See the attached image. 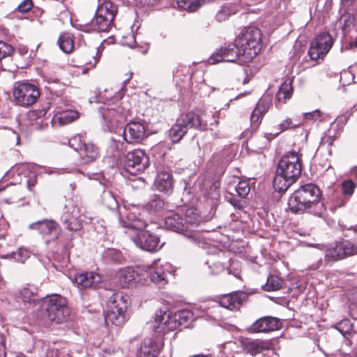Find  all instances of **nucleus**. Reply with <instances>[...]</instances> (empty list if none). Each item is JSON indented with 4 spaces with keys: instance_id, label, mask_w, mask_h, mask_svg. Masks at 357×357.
Listing matches in <instances>:
<instances>
[{
    "instance_id": "nucleus-1",
    "label": "nucleus",
    "mask_w": 357,
    "mask_h": 357,
    "mask_svg": "<svg viewBox=\"0 0 357 357\" xmlns=\"http://www.w3.org/2000/svg\"><path fill=\"white\" fill-rule=\"evenodd\" d=\"M123 91L112 93V91H95V94L89 98V102L102 104L98 107L102 117L105 130L115 131L123 126L130 115V107L123 100Z\"/></svg>"
},
{
    "instance_id": "nucleus-2",
    "label": "nucleus",
    "mask_w": 357,
    "mask_h": 357,
    "mask_svg": "<svg viewBox=\"0 0 357 357\" xmlns=\"http://www.w3.org/2000/svg\"><path fill=\"white\" fill-rule=\"evenodd\" d=\"M321 191L318 185L307 183L301 185L289 197L288 211L296 215L309 213L323 218L326 208L320 204Z\"/></svg>"
},
{
    "instance_id": "nucleus-3",
    "label": "nucleus",
    "mask_w": 357,
    "mask_h": 357,
    "mask_svg": "<svg viewBox=\"0 0 357 357\" xmlns=\"http://www.w3.org/2000/svg\"><path fill=\"white\" fill-rule=\"evenodd\" d=\"M136 211V208H133L127 211L125 218L121 211L116 213L122 227L137 230L136 235L132 239L137 247L151 252L158 251L161 248L159 236L144 230L148 224Z\"/></svg>"
},
{
    "instance_id": "nucleus-4",
    "label": "nucleus",
    "mask_w": 357,
    "mask_h": 357,
    "mask_svg": "<svg viewBox=\"0 0 357 357\" xmlns=\"http://www.w3.org/2000/svg\"><path fill=\"white\" fill-rule=\"evenodd\" d=\"M302 172L301 155L295 151L285 153L278 161L273 185L275 191L283 193L297 181Z\"/></svg>"
},
{
    "instance_id": "nucleus-5",
    "label": "nucleus",
    "mask_w": 357,
    "mask_h": 357,
    "mask_svg": "<svg viewBox=\"0 0 357 357\" xmlns=\"http://www.w3.org/2000/svg\"><path fill=\"white\" fill-rule=\"evenodd\" d=\"M262 33L255 26L243 28L236 38V45L243 53V61H251L261 50Z\"/></svg>"
},
{
    "instance_id": "nucleus-6",
    "label": "nucleus",
    "mask_w": 357,
    "mask_h": 357,
    "mask_svg": "<svg viewBox=\"0 0 357 357\" xmlns=\"http://www.w3.org/2000/svg\"><path fill=\"white\" fill-rule=\"evenodd\" d=\"M219 112H207L196 109L182 114L178 118L186 129L195 128L200 131L208 129L213 130V126H217L219 123Z\"/></svg>"
},
{
    "instance_id": "nucleus-7",
    "label": "nucleus",
    "mask_w": 357,
    "mask_h": 357,
    "mask_svg": "<svg viewBox=\"0 0 357 357\" xmlns=\"http://www.w3.org/2000/svg\"><path fill=\"white\" fill-rule=\"evenodd\" d=\"M129 305V298L123 292L112 294L107 303V309L105 314L107 324L121 326L126 322V311Z\"/></svg>"
},
{
    "instance_id": "nucleus-8",
    "label": "nucleus",
    "mask_w": 357,
    "mask_h": 357,
    "mask_svg": "<svg viewBox=\"0 0 357 357\" xmlns=\"http://www.w3.org/2000/svg\"><path fill=\"white\" fill-rule=\"evenodd\" d=\"M2 179L8 181L10 185L19 184L31 191L32 188L36 183L37 175L27 165H20L12 167L6 172Z\"/></svg>"
},
{
    "instance_id": "nucleus-9",
    "label": "nucleus",
    "mask_w": 357,
    "mask_h": 357,
    "mask_svg": "<svg viewBox=\"0 0 357 357\" xmlns=\"http://www.w3.org/2000/svg\"><path fill=\"white\" fill-rule=\"evenodd\" d=\"M43 306L48 319L56 323L64 321L69 314L65 298L58 294L47 296Z\"/></svg>"
},
{
    "instance_id": "nucleus-10",
    "label": "nucleus",
    "mask_w": 357,
    "mask_h": 357,
    "mask_svg": "<svg viewBox=\"0 0 357 357\" xmlns=\"http://www.w3.org/2000/svg\"><path fill=\"white\" fill-rule=\"evenodd\" d=\"M357 255V244L342 239L329 244L324 255L325 263H333Z\"/></svg>"
},
{
    "instance_id": "nucleus-11",
    "label": "nucleus",
    "mask_w": 357,
    "mask_h": 357,
    "mask_svg": "<svg viewBox=\"0 0 357 357\" xmlns=\"http://www.w3.org/2000/svg\"><path fill=\"white\" fill-rule=\"evenodd\" d=\"M183 215V224L185 225L184 238L195 245L202 246L205 241L203 234L199 231L190 228L199 225L202 222L201 216L198 214L197 210L192 208H187Z\"/></svg>"
},
{
    "instance_id": "nucleus-12",
    "label": "nucleus",
    "mask_w": 357,
    "mask_h": 357,
    "mask_svg": "<svg viewBox=\"0 0 357 357\" xmlns=\"http://www.w3.org/2000/svg\"><path fill=\"white\" fill-rule=\"evenodd\" d=\"M149 165V159L145 152L141 149H134L125 155L123 171L130 175H137L142 173Z\"/></svg>"
},
{
    "instance_id": "nucleus-13",
    "label": "nucleus",
    "mask_w": 357,
    "mask_h": 357,
    "mask_svg": "<svg viewBox=\"0 0 357 357\" xmlns=\"http://www.w3.org/2000/svg\"><path fill=\"white\" fill-rule=\"evenodd\" d=\"M81 210L73 199H68L61 215V222L68 231H79L82 228Z\"/></svg>"
},
{
    "instance_id": "nucleus-14",
    "label": "nucleus",
    "mask_w": 357,
    "mask_h": 357,
    "mask_svg": "<svg viewBox=\"0 0 357 357\" xmlns=\"http://www.w3.org/2000/svg\"><path fill=\"white\" fill-rule=\"evenodd\" d=\"M333 39L331 34L323 32L317 35L311 42L308 50V55L311 60H323L329 52L333 45Z\"/></svg>"
},
{
    "instance_id": "nucleus-15",
    "label": "nucleus",
    "mask_w": 357,
    "mask_h": 357,
    "mask_svg": "<svg viewBox=\"0 0 357 357\" xmlns=\"http://www.w3.org/2000/svg\"><path fill=\"white\" fill-rule=\"evenodd\" d=\"M160 259H158L153 261L151 264L145 266L146 272L149 276L150 280L158 284L160 287H164L167 284V275L172 272V265L168 262L160 264Z\"/></svg>"
},
{
    "instance_id": "nucleus-16",
    "label": "nucleus",
    "mask_w": 357,
    "mask_h": 357,
    "mask_svg": "<svg viewBox=\"0 0 357 357\" xmlns=\"http://www.w3.org/2000/svg\"><path fill=\"white\" fill-rule=\"evenodd\" d=\"M29 228L36 230L47 244L56 240L60 234L59 225L53 220L43 219L38 220L30 224Z\"/></svg>"
},
{
    "instance_id": "nucleus-17",
    "label": "nucleus",
    "mask_w": 357,
    "mask_h": 357,
    "mask_svg": "<svg viewBox=\"0 0 357 357\" xmlns=\"http://www.w3.org/2000/svg\"><path fill=\"white\" fill-rule=\"evenodd\" d=\"M240 57L243 58V53L236 45L235 40L234 43L228 44L215 52L208 59V63L214 65L222 61L234 62Z\"/></svg>"
},
{
    "instance_id": "nucleus-18",
    "label": "nucleus",
    "mask_w": 357,
    "mask_h": 357,
    "mask_svg": "<svg viewBox=\"0 0 357 357\" xmlns=\"http://www.w3.org/2000/svg\"><path fill=\"white\" fill-rule=\"evenodd\" d=\"M282 328L281 319L271 317L265 316L256 320L252 325L246 328L249 333H268L278 331Z\"/></svg>"
},
{
    "instance_id": "nucleus-19",
    "label": "nucleus",
    "mask_w": 357,
    "mask_h": 357,
    "mask_svg": "<svg viewBox=\"0 0 357 357\" xmlns=\"http://www.w3.org/2000/svg\"><path fill=\"white\" fill-rule=\"evenodd\" d=\"M177 327V321L171 315L169 311L161 309L156 311L153 324V328L155 333H166L174 331Z\"/></svg>"
},
{
    "instance_id": "nucleus-20",
    "label": "nucleus",
    "mask_w": 357,
    "mask_h": 357,
    "mask_svg": "<svg viewBox=\"0 0 357 357\" xmlns=\"http://www.w3.org/2000/svg\"><path fill=\"white\" fill-rule=\"evenodd\" d=\"M247 298L248 294L241 291H236L229 294H223L219 298V305H214L212 307L211 313L218 310L220 306L229 310H238L240 309L243 301Z\"/></svg>"
},
{
    "instance_id": "nucleus-21",
    "label": "nucleus",
    "mask_w": 357,
    "mask_h": 357,
    "mask_svg": "<svg viewBox=\"0 0 357 357\" xmlns=\"http://www.w3.org/2000/svg\"><path fill=\"white\" fill-rule=\"evenodd\" d=\"M147 128L144 122L131 121L123 131L124 140L130 144L140 143L146 136Z\"/></svg>"
},
{
    "instance_id": "nucleus-22",
    "label": "nucleus",
    "mask_w": 357,
    "mask_h": 357,
    "mask_svg": "<svg viewBox=\"0 0 357 357\" xmlns=\"http://www.w3.org/2000/svg\"><path fill=\"white\" fill-rule=\"evenodd\" d=\"M117 278L122 287L129 288L136 284H142L144 274L140 273L139 268L126 267L119 271Z\"/></svg>"
},
{
    "instance_id": "nucleus-23",
    "label": "nucleus",
    "mask_w": 357,
    "mask_h": 357,
    "mask_svg": "<svg viewBox=\"0 0 357 357\" xmlns=\"http://www.w3.org/2000/svg\"><path fill=\"white\" fill-rule=\"evenodd\" d=\"M236 195L231 192H227L225 195V199L234 208L242 209L243 204L242 200L245 199L250 191V183L248 181L241 180L235 187Z\"/></svg>"
},
{
    "instance_id": "nucleus-24",
    "label": "nucleus",
    "mask_w": 357,
    "mask_h": 357,
    "mask_svg": "<svg viewBox=\"0 0 357 357\" xmlns=\"http://www.w3.org/2000/svg\"><path fill=\"white\" fill-rule=\"evenodd\" d=\"M158 174L154 181L157 190L165 194H171L173 191L174 179L169 167L158 169Z\"/></svg>"
},
{
    "instance_id": "nucleus-25",
    "label": "nucleus",
    "mask_w": 357,
    "mask_h": 357,
    "mask_svg": "<svg viewBox=\"0 0 357 357\" xmlns=\"http://www.w3.org/2000/svg\"><path fill=\"white\" fill-rule=\"evenodd\" d=\"M356 188V183L351 179H348L342 182V194L339 191H335L332 195L331 210L336 209L344 206L346 203L345 199L343 195L351 196Z\"/></svg>"
},
{
    "instance_id": "nucleus-26",
    "label": "nucleus",
    "mask_w": 357,
    "mask_h": 357,
    "mask_svg": "<svg viewBox=\"0 0 357 357\" xmlns=\"http://www.w3.org/2000/svg\"><path fill=\"white\" fill-rule=\"evenodd\" d=\"M74 280L82 288L94 289L101 282L102 277L94 271H86L75 274Z\"/></svg>"
},
{
    "instance_id": "nucleus-27",
    "label": "nucleus",
    "mask_w": 357,
    "mask_h": 357,
    "mask_svg": "<svg viewBox=\"0 0 357 357\" xmlns=\"http://www.w3.org/2000/svg\"><path fill=\"white\" fill-rule=\"evenodd\" d=\"M242 348L244 351L255 356L265 350H268L271 347V343L268 341L261 340H252L245 338L241 340Z\"/></svg>"
},
{
    "instance_id": "nucleus-28",
    "label": "nucleus",
    "mask_w": 357,
    "mask_h": 357,
    "mask_svg": "<svg viewBox=\"0 0 357 357\" xmlns=\"http://www.w3.org/2000/svg\"><path fill=\"white\" fill-rule=\"evenodd\" d=\"M79 113L76 110L67 109L56 112L52 117L51 123L53 127L70 124L78 119Z\"/></svg>"
},
{
    "instance_id": "nucleus-29",
    "label": "nucleus",
    "mask_w": 357,
    "mask_h": 357,
    "mask_svg": "<svg viewBox=\"0 0 357 357\" xmlns=\"http://www.w3.org/2000/svg\"><path fill=\"white\" fill-rule=\"evenodd\" d=\"M17 105L26 107L36 102L40 96V91H13Z\"/></svg>"
},
{
    "instance_id": "nucleus-30",
    "label": "nucleus",
    "mask_w": 357,
    "mask_h": 357,
    "mask_svg": "<svg viewBox=\"0 0 357 357\" xmlns=\"http://www.w3.org/2000/svg\"><path fill=\"white\" fill-rule=\"evenodd\" d=\"M185 225L183 216L178 213H174L167 216L164 222V226L166 229L182 234L183 236L184 233H185Z\"/></svg>"
},
{
    "instance_id": "nucleus-31",
    "label": "nucleus",
    "mask_w": 357,
    "mask_h": 357,
    "mask_svg": "<svg viewBox=\"0 0 357 357\" xmlns=\"http://www.w3.org/2000/svg\"><path fill=\"white\" fill-rule=\"evenodd\" d=\"M119 199L116 191L110 188H106L103 190L100 196V202L108 209L115 211L119 208Z\"/></svg>"
},
{
    "instance_id": "nucleus-32",
    "label": "nucleus",
    "mask_w": 357,
    "mask_h": 357,
    "mask_svg": "<svg viewBox=\"0 0 357 357\" xmlns=\"http://www.w3.org/2000/svg\"><path fill=\"white\" fill-rule=\"evenodd\" d=\"M49 109L50 106L48 105L41 109L30 110L27 113V118L31 122H32L33 125H34V123L36 126L38 125L37 128L40 129L46 128L47 127L48 123L47 122L44 123V120Z\"/></svg>"
},
{
    "instance_id": "nucleus-33",
    "label": "nucleus",
    "mask_w": 357,
    "mask_h": 357,
    "mask_svg": "<svg viewBox=\"0 0 357 357\" xmlns=\"http://www.w3.org/2000/svg\"><path fill=\"white\" fill-rule=\"evenodd\" d=\"M117 6L110 0H99L96 13L114 21L117 13Z\"/></svg>"
},
{
    "instance_id": "nucleus-34",
    "label": "nucleus",
    "mask_w": 357,
    "mask_h": 357,
    "mask_svg": "<svg viewBox=\"0 0 357 357\" xmlns=\"http://www.w3.org/2000/svg\"><path fill=\"white\" fill-rule=\"evenodd\" d=\"M91 26L94 30L98 32H108L114 26V21L96 13L91 20Z\"/></svg>"
},
{
    "instance_id": "nucleus-35",
    "label": "nucleus",
    "mask_w": 357,
    "mask_h": 357,
    "mask_svg": "<svg viewBox=\"0 0 357 357\" xmlns=\"http://www.w3.org/2000/svg\"><path fill=\"white\" fill-rule=\"evenodd\" d=\"M238 10V6L234 3H225L222 4L217 11L215 19L218 22H222L235 15Z\"/></svg>"
},
{
    "instance_id": "nucleus-36",
    "label": "nucleus",
    "mask_w": 357,
    "mask_h": 357,
    "mask_svg": "<svg viewBox=\"0 0 357 357\" xmlns=\"http://www.w3.org/2000/svg\"><path fill=\"white\" fill-rule=\"evenodd\" d=\"M102 260L106 264H121L125 261L122 253L114 248H107L102 254Z\"/></svg>"
},
{
    "instance_id": "nucleus-37",
    "label": "nucleus",
    "mask_w": 357,
    "mask_h": 357,
    "mask_svg": "<svg viewBox=\"0 0 357 357\" xmlns=\"http://www.w3.org/2000/svg\"><path fill=\"white\" fill-rule=\"evenodd\" d=\"M84 163L94 161L98 156V149L92 143H86L79 152Z\"/></svg>"
},
{
    "instance_id": "nucleus-38",
    "label": "nucleus",
    "mask_w": 357,
    "mask_h": 357,
    "mask_svg": "<svg viewBox=\"0 0 357 357\" xmlns=\"http://www.w3.org/2000/svg\"><path fill=\"white\" fill-rule=\"evenodd\" d=\"M187 132L188 130L185 126L177 119L169 130V137L173 143H178Z\"/></svg>"
},
{
    "instance_id": "nucleus-39",
    "label": "nucleus",
    "mask_w": 357,
    "mask_h": 357,
    "mask_svg": "<svg viewBox=\"0 0 357 357\" xmlns=\"http://www.w3.org/2000/svg\"><path fill=\"white\" fill-rule=\"evenodd\" d=\"M297 125H294L293 121L291 118H286L283 121L279 123L278 131H276L275 132L264 133V137L266 139V142H264V146H266L271 140L275 139L281 132L290 128H294Z\"/></svg>"
},
{
    "instance_id": "nucleus-40",
    "label": "nucleus",
    "mask_w": 357,
    "mask_h": 357,
    "mask_svg": "<svg viewBox=\"0 0 357 357\" xmlns=\"http://www.w3.org/2000/svg\"><path fill=\"white\" fill-rule=\"evenodd\" d=\"M209 1L210 0H177V5L183 10L194 13Z\"/></svg>"
},
{
    "instance_id": "nucleus-41",
    "label": "nucleus",
    "mask_w": 357,
    "mask_h": 357,
    "mask_svg": "<svg viewBox=\"0 0 357 357\" xmlns=\"http://www.w3.org/2000/svg\"><path fill=\"white\" fill-rule=\"evenodd\" d=\"M156 342L153 340L144 341L142 345L137 357H157Z\"/></svg>"
},
{
    "instance_id": "nucleus-42",
    "label": "nucleus",
    "mask_w": 357,
    "mask_h": 357,
    "mask_svg": "<svg viewBox=\"0 0 357 357\" xmlns=\"http://www.w3.org/2000/svg\"><path fill=\"white\" fill-rule=\"evenodd\" d=\"M60 49L65 53H71L74 49L73 36L70 33H63L58 39Z\"/></svg>"
},
{
    "instance_id": "nucleus-43",
    "label": "nucleus",
    "mask_w": 357,
    "mask_h": 357,
    "mask_svg": "<svg viewBox=\"0 0 357 357\" xmlns=\"http://www.w3.org/2000/svg\"><path fill=\"white\" fill-rule=\"evenodd\" d=\"M282 279L275 275H269L267 278L266 283L263 286V289L266 291H273L279 290L282 287Z\"/></svg>"
},
{
    "instance_id": "nucleus-44",
    "label": "nucleus",
    "mask_w": 357,
    "mask_h": 357,
    "mask_svg": "<svg viewBox=\"0 0 357 357\" xmlns=\"http://www.w3.org/2000/svg\"><path fill=\"white\" fill-rule=\"evenodd\" d=\"M333 328L337 329L345 338H349L353 331V324L349 319H344L333 326Z\"/></svg>"
},
{
    "instance_id": "nucleus-45",
    "label": "nucleus",
    "mask_w": 357,
    "mask_h": 357,
    "mask_svg": "<svg viewBox=\"0 0 357 357\" xmlns=\"http://www.w3.org/2000/svg\"><path fill=\"white\" fill-rule=\"evenodd\" d=\"M30 252L25 248H19L16 252H13L10 255L4 256V258L13 259L16 262L24 263L29 258Z\"/></svg>"
},
{
    "instance_id": "nucleus-46",
    "label": "nucleus",
    "mask_w": 357,
    "mask_h": 357,
    "mask_svg": "<svg viewBox=\"0 0 357 357\" xmlns=\"http://www.w3.org/2000/svg\"><path fill=\"white\" fill-rule=\"evenodd\" d=\"M164 206L165 202L158 195H152L146 204L147 210L151 211H158L160 209H162Z\"/></svg>"
},
{
    "instance_id": "nucleus-47",
    "label": "nucleus",
    "mask_w": 357,
    "mask_h": 357,
    "mask_svg": "<svg viewBox=\"0 0 357 357\" xmlns=\"http://www.w3.org/2000/svg\"><path fill=\"white\" fill-rule=\"evenodd\" d=\"M20 296L24 302L35 301L38 298L36 289L33 287H24L20 291Z\"/></svg>"
},
{
    "instance_id": "nucleus-48",
    "label": "nucleus",
    "mask_w": 357,
    "mask_h": 357,
    "mask_svg": "<svg viewBox=\"0 0 357 357\" xmlns=\"http://www.w3.org/2000/svg\"><path fill=\"white\" fill-rule=\"evenodd\" d=\"M173 317L176 319L178 326L185 325L191 321L193 318V313L188 310H182L178 311Z\"/></svg>"
},
{
    "instance_id": "nucleus-49",
    "label": "nucleus",
    "mask_w": 357,
    "mask_h": 357,
    "mask_svg": "<svg viewBox=\"0 0 357 357\" xmlns=\"http://www.w3.org/2000/svg\"><path fill=\"white\" fill-rule=\"evenodd\" d=\"M85 144L86 142L83 139V135L81 134H77L68 140L69 146L78 153L80 151Z\"/></svg>"
},
{
    "instance_id": "nucleus-50",
    "label": "nucleus",
    "mask_w": 357,
    "mask_h": 357,
    "mask_svg": "<svg viewBox=\"0 0 357 357\" xmlns=\"http://www.w3.org/2000/svg\"><path fill=\"white\" fill-rule=\"evenodd\" d=\"M123 144L119 141L111 139L107 151L111 153L114 158H119L121 154Z\"/></svg>"
},
{
    "instance_id": "nucleus-51",
    "label": "nucleus",
    "mask_w": 357,
    "mask_h": 357,
    "mask_svg": "<svg viewBox=\"0 0 357 357\" xmlns=\"http://www.w3.org/2000/svg\"><path fill=\"white\" fill-rule=\"evenodd\" d=\"M334 141L335 138L333 136L324 134L321 138L319 146L321 149H326L329 155H331L332 146L333 145Z\"/></svg>"
},
{
    "instance_id": "nucleus-52",
    "label": "nucleus",
    "mask_w": 357,
    "mask_h": 357,
    "mask_svg": "<svg viewBox=\"0 0 357 357\" xmlns=\"http://www.w3.org/2000/svg\"><path fill=\"white\" fill-rule=\"evenodd\" d=\"M294 91H277L275 94V104L277 106L283 105L289 100L293 95Z\"/></svg>"
},
{
    "instance_id": "nucleus-53",
    "label": "nucleus",
    "mask_w": 357,
    "mask_h": 357,
    "mask_svg": "<svg viewBox=\"0 0 357 357\" xmlns=\"http://www.w3.org/2000/svg\"><path fill=\"white\" fill-rule=\"evenodd\" d=\"M15 50L10 44L0 40V60L13 54Z\"/></svg>"
},
{
    "instance_id": "nucleus-54",
    "label": "nucleus",
    "mask_w": 357,
    "mask_h": 357,
    "mask_svg": "<svg viewBox=\"0 0 357 357\" xmlns=\"http://www.w3.org/2000/svg\"><path fill=\"white\" fill-rule=\"evenodd\" d=\"M270 104V101L266 100L264 98H260L254 111L264 116L268 112Z\"/></svg>"
},
{
    "instance_id": "nucleus-55",
    "label": "nucleus",
    "mask_w": 357,
    "mask_h": 357,
    "mask_svg": "<svg viewBox=\"0 0 357 357\" xmlns=\"http://www.w3.org/2000/svg\"><path fill=\"white\" fill-rule=\"evenodd\" d=\"M218 189V182H213L211 183L209 190L205 192V196L211 199H217L220 195Z\"/></svg>"
},
{
    "instance_id": "nucleus-56",
    "label": "nucleus",
    "mask_w": 357,
    "mask_h": 357,
    "mask_svg": "<svg viewBox=\"0 0 357 357\" xmlns=\"http://www.w3.org/2000/svg\"><path fill=\"white\" fill-rule=\"evenodd\" d=\"M208 269L211 275H216L223 272L225 266L220 262H215L208 266Z\"/></svg>"
},
{
    "instance_id": "nucleus-57",
    "label": "nucleus",
    "mask_w": 357,
    "mask_h": 357,
    "mask_svg": "<svg viewBox=\"0 0 357 357\" xmlns=\"http://www.w3.org/2000/svg\"><path fill=\"white\" fill-rule=\"evenodd\" d=\"M293 79L288 77L284 80H281V82L279 83L278 86L272 85L268 87V89H270L271 88H276L278 87V89H293Z\"/></svg>"
},
{
    "instance_id": "nucleus-58",
    "label": "nucleus",
    "mask_w": 357,
    "mask_h": 357,
    "mask_svg": "<svg viewBox=\"0 0 357 357\" xmlns=\"http://www.w3.org/2000/svg\"><path fill=\"white\" fill-rule=\"evenodd\" d=\"M263 116L255 111H252L250 115V123L252 129H257L259 126L260 125Z\"/></svg>"
},
{
    "instance_id": "nucleus-59",
    "label": "nucleus",
    "mask_w": 357,
    "mask_h": 357,
    "mask_svg": "<svg viewBox=\"0 0 357 357\" xmlns=\"http://www.w3.org/2000/svg\"><path fill=\"white\" fill-rule=\"evenodd\" d=\"M33 6L32 0H24L16 8V10L22 13H28Z\"/></svg>"
},
{
    "instance_id": "nucleus-60",
    "label": "nucleus",
    "mask_w": 357,
    "mask_h": 357,
    "mask_svg": "<svg viewBox=\"0 0 357 357\" xmlns=\"http://www.w3.org/2000/svg\"><path fill=\"white\" fill-rule=\"evenodd\" d=\"M304 119L305 120L317 121L321 117V112L319 109H315L314 111L304 113Z\"/></svg>"
},
{
    "instance_id": "nucleus-61",
    "label": "nucleus",
    "mask_w": 357,
    "mask_h": 357,
    "mask_svg": "<svg viewBox=\"0 0 357 357\" xmlns=\"http://www.w3.org/2000/svg\"><path fill=\"white\" fill-rule=\"evenodd\" d=\"M13 89H37V87L34 84L24 80L21 82H18L17 85L15 86Z\"/></svg>"
},
{
    "instance_id": "nucleus-62",
    "label": "nucleus",
    "mask_w": 357,
    "mask_h": 357,
    "mask_svg": "<svg viewBox=\"0 0 357 357\" xmlns=\"http://www.w3.org/2000/svg\"><path fill=\"white\" fill-rule=\"evenodd\" d=\"M323 265V259L321 258H320L319 260H317V261L312 263L310 266H309V270H311V271H316V270H318Z\"/></svg>"
},
{
    "instance_id": "nucleus-63",
    "label": "nucleus",
    "mask_w": 357,
    "mask_h": 357,
    "mask_svg": "<svg viewBox=\"0 0 357 357\" xmlns=\"http://www.w3.org/2000/svg\"><path fill=\"white\" fill-rule=\"evenodd\" d=\"M158 0H135V1L142 6H153L158 2Z\"/></svg>"
},
{
    "instance_id": "nucleus-64",
    "label": "nucleus",
    "mask_w": 357,
    "mask_h": 357,
    "mask_svg": "<svg viewBox=\"0 0 357 357\" xmlns=\"http://www.w3.org/2000/svg\"><path fill=\"white\" fill-rule=\"evenodd\" d=\"M98 52H99V50H98L96 55L93 56L94 62L93 63H89L91 67H95L100 59V55L99 54Z\"/></svg>"
}]
</instances>
